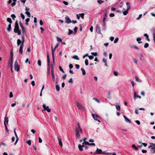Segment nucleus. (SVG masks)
Here are the masks:
<instances>
[{
	"label": "nucleus",
	"instance_id": "nucleus-1",
	"mask_svg": "<svg viewBox=\"0 0 155 155\" xmlns=\"http://www.w3.org/2000/svg\"><path fill=\"white\" fill-rule=\"evenodd\" d=\"M78 127H76L75 129V133L76 137L77 138H80V135L79 132L81 134L83 133L82 130L80 126V124L78 123L77 124Z\"/></svg>",
	"mask_w": 155,
	"mask_h": 155
},
{
	"label": "nucleus",
	"instance_id": "nucleus-2",
	"mask_svg": "<svg viewBox=\"0 0 155 155\" xmlns=\"http://www.w3.org/2000/svg\"><path fill=\"white\" fill-rule=\"evenodd\" d=\"M149 148H151L150 149L151 153H155V144L150 143V146L148 147Z\"/></svg>",
	"mask_w": 155,
	"mask_h": 155
},
{
	"label": "nucleus",
	"instance_id": "nucleus-3",
	"mask_svg": "<svg viewBox=\"0 0 155 155\" xmlns=\"http://www.w3.org/2000/svg\"><path fill=\"white\" fill-rule=\"evenodd\" d=\"M14 32L15 33H17L18 35H19L21 34V31L19 30L18 25L15 26V28L14 29Z\"/></svg>",
	"mask_w": 155,
	"mask_h": 155
},
{
	"label": "nucleus",
	"instance_id": "nucleus-4",
	"mask_svg": "<svg viewBox=\"0 0 155 155\" xmlns=\"http://www.w3.org/2000/svg\"><path fill=\"white\" fill-rule=\"evenodd\" d=\"M20 26L21 29V31L22 34L24 35H26V30L24 27L23 25L21 22H19Z\"/></svg>",
	"mask_w": 155,
	"mask_h": 155
},
{
	"label": "nucleus",
	"instance_id": "nucleus-5",
	"mask_svg": "<svg viewBox=\"0 0 155 155\" xmlns=\"http://www.w3.org/2000/svg\"><path fill=\"white\" fill-rule=\"evenodd\" d=\"M13 53L12 52V51H11L10 52V61L9 62V64L10 65V66L12 68V64H13Z\"/></svg>",
	"mask_w": 155,
	"mask_h": 155
},
{
	"label": "nucleus",
	"instance_id": "nucleus-6",
	"mask_svg": "<svg viewBox=\"0 0 155 155\" xmlns=\"http://www.w3.org/2000/svg\"><path fill=\"white\" fill-rule=\"evenodd\" d=\"M59 43H58L56 45V46H55V47H54V49H53L52 47H51V51H52V58L53 59V60H54V52L55 51V49H56V48H57L59 46Z\"/></svg>",
	"mask_w": 155,
	"mask_h": 155
},
{
	"label": "nucleus",
	"instance_id": "nucleus-7",
	"mask_svg": "<svg viewBox=\"0 0 155 155\" xmlns=\"http://www.w3.org/2000/svg\"><path fill=\"white\" fill-rule=\"evenodd\" d=\"M42 107L44 109V110H43L42 111L46 110L48 112H51V109L49 108V107L48 106H46V105L45 104H43L42 105Z\"/></svg>",
	"mask_w": 155,
	"mask_h": 155
},
{
	"label": "nucleus",
	"instance_id": "nucleus-8",
	"mask_svg": "<svg viewBox=\"0 0 155 155\" xmlns=\"http://www.w3.org/2000/svg\"><path fill=\"white\" fill-rule=\"evenodd\" d=\"M14 66L15 70L18 71L19 70V67L18 64V63L17 60H16L15 62Z\"/></svg>",
	"mask_w": 155,
	"mask_h": 155
},
{
	"label": "nucleus",
	"instance_id": "nucleus-9",
	"mask_svg": "<svg viewBox=\"0 0 155 155\" xmlns=\"http://www.w3.org/2000/svg\"><path fill=\"white\" fill-rule=\"evenodd\" d=\"M96 30L97 33L98 34H101V29L99 26L98 25H97L96 26Z\"/></svg>",
	"mask_w": 155,
	"mask_h": 155
},
{
	"label": "nucleus",
	"instance_id": "nucleus-10",
	"mask_svg": "<svg viewBox=\"0 0 155 155\" xmlns=\"http://www.w3.org/2000/svg\"><path fill=\"white\" fill-rule=\"evenodd\" d=\"M30 10V8H27V7H26L25 8V13L28 16V17H30L31 15L30 13V12H28V11Z\"/></svg>",
	"mask_w": 155,
	"mask_h": 155
},
{
	"label": "nucleus",
	"instance_id": "nucleus-11",
	"mask_svg": "<svg viewBox=\"0 0 155 155\" xmlns=\"http://www.w3.org/2000/svg\"><path fill=\"white\" fill-rule=\"evenodd\" d=\"M76 105L78 108L80 109H84V107L80 104L78 102H76Z\"/></svg>",
	"mask_w": 155,
	"mask_h": 155
},
{
	"label": "nucleus",
	"instance_id": "nucleus-12",
	"mask_svg": "<svg viewBox=\"0 0 155 155\" xmlns=\"http://www.w3.org/2000/svg\"><path fill=\"white\" fill-rule=\"evenodd\" d=\"M65 22L66 23L69 24L71 22V21L70 18L68 16H66L65 18Z\"/></svg>",
	"mask_w": 155,
	"mask_h": 155
},
{
	"label": "nucleus",
	"instance_id": "nucleus-13",
	"mask_svg": "<svg viewBox=\"0 0 155 155\" xmlns=\"http://www.w3.org/2000/svg\"><path fill=\"white\" fill-rule=\"evenodd\" d=\"M103 152H102V150L100 149H98L97 148L94 153L95 154H102Z\"/></svg>",
	"mask_w": 155,
	"mask_h": 155
},
{
	"label": "nucleus",
	"instance_id": "nucleus-14",
	"mask_svg": "<svg viewBox=\"0 0 155 155\" xmlns=\"http://www.w3.org/2000/svg\"><path fill=\"white\" fill-rule=\"evenodd\" d=\"M15 130H16V129L15 128L14 130V133H15V136L16 137V141L14 143L15 145L17 144V143L18 140V137L17 135V134Z\"/></svg>",
	"mask_w": 155,
	"mask_h": 155
},
{
	"label": "nucleus",
	"instance_id": "nucleus-15",
	"mask_svg": "<svg viewBox=\"0 0 155 155\" xmlns=\"http://www.w3.org/2000/svg\"><path fill=\"white\" fill-rule=\"evenodd\" d=\"M137 94L135 91L134 92V100H135L136 98V97H137L139 99H140L141 98V97L140 96L137 95V96L136 95Z\"/></svg>",
	"mask_w": 155,
	"mask_h": 155
},
{
	"label": "nucleus",
	"instance_id": "nucleus-16",
	"mask_svg": "<svg viewBox=\"0 0 155 155\" xmlns=\"http://www.w3.org/2000/svg\"><path fill=\"white\" fill-rule=\"evenodd\" d=\"M92 115V116L93 117L95 120H98V119H97V118L98 117V115L93 114Z\"/></svg>",
	"mask_w": 155,
	"mask_h": 155
},
{
	"label": "nucleus",
	"instance_id": "nucleus-17",
	"mask_svg": "<svg viewBox=\"0 0 155 155\" xmlns=\"http://www.w3.org/2000/svg\"><path fill=\"white\" fill-rule=\"evenodd\" d=\"M58 141L59 142V145L61 147H62V146H63V145H62V142H61V139L59 137H58Z\"/></svg>",
	"mask_w": 155,
	"mask_h": 155
},
{
	"label": "nucleus",
	"instance_id": "nucleus-18",
	"mask_svg": "<svg viewBox=\"0 0 155 155\" xmlns=\"http://www.w3.org/2000/svg\"><path fill=\"white\" fill-rule=\"evenodd\" d=\"M23 45H21L20 46V47L19 49V52L21 54H22V52H23L22 49H23Z\"/></svg>",
	"mask_w": 155,
	"mask_h": 155
},
{
	"label": "nucleus",
	"instance_id": "nucleus-19",
	"mask_svg": "<svg viewBox=\"0 0 155 155\" xmlns=\"http://www.w3.org/2000/svg\"><path fill=\"white\" fill-rule=\"evenodd\" d=\"M124 117L125 119V120L126 122H128L129 123H131V121L130 120L128 119L125 116H124Z\"/></svg>",
	"mask_w": 155,
	"mask_h": 155
},
{
	"label": "nucleus",
	"instance_id": "nucleus-20",
	"mask_svg": "<svg viewBox=\"0 0 155 155\" xmlns=\"http://www.w3.org/2000/svg\"><path fill=\"white\" fill-rule=\"evenodd\" d=\"M21 44V41L20 39H18L17 40V44L18 46H19Z\"/></svg>",
	"mask_w": 155,
	"mask_h": 155
},
{
	"label": "nucleus",
	"instance_id": "nucleus-21",
	"mask_svg": "<svg viewBox=\"0 0 155 155\" xmlns=\"http://www.w3.org/2000/svg\"><path fill=\"white\" fill-rule=\"evenodd\" d=\"M144 36L146 37V39L149 41H150V40L149 38V36L147 34H144Z\"/></svg>",
	"mask_w": 155,
	"mask_h": 155
},
{
	"label": "nucleus",
	"instance_id": "nucleus-22",
	"mask_svg": "<svg viewBox=\"0 0 155 155\" xmlns=\"http://www.w3.org/2000/svg\"><path fill=\"white\" fill-rule=\"evenodd\" d=\"M55 87L56 90L59 91L60 90V88L59 85L58 84H56Z\"/></svg>",
	"mask_w": 155,
	"mask_h": 155
},
{
	"label": "nucleus",
	"instance_id": "nucleus-23",
	"mask_svg": "<svg viewBox=\"0 0 155 155\" xmlns=\"http://www.w3.org/2000/svg\"><path fill=\"white\" fill-rule=\"evenodd\" d=\"M116 108L117 110L119 111L120 110V106L118 104L116 105Z\"/></svg>",
	"mask_w": 155,
	"mask_h": 155
},
{
	"label": "nucleus",
	"instance_id": "nucleus-24",
	"mask_svg": "<svg viewBox=\"0 0 155 155\" xmlns=\"http://www.w3.org/2000/svg\"><path fill=\"white\" fill-rule=\"evenodd\" d=\"M7 30L8 31H10L11 29V24H10L8 25V27L7 28Z\"/></svg>",
	"mask_w": 155,
	"mask_h": 155
},
{
	"label": "nucleus",
	"instance_id": "nucleus-25",
	"mask_svg": "<svg viewBox=\"0 0 155 155\" xmlns=\"http://www.w3.org/2000/svg\"><path fill=\"white\" fill-rule=\"evenodd\" d=\"M135 80L136 81L138 82H141L142 81L140 79L138 78H137V77H135Z\"/></svg>",
	"mask_w": 155,
	"mask_h": 155
},
{
	"label": "nucleus",
	"instance_id": "nucleus-26",
	"mask_svg": "<svg viewBox=\"0 0 155 155\" xmlns=\"http://www.w3.org/2000/svg\"><path fill=\"white\" fill-rule=\"evenodd\" d=\"M4 125L5 127V129L6 132L7 133H8V129L6 125V124L5 122H4Z\"/></svg>",
	"mask_w": 155,
	"mask_h": 155
},
{
	"label": "nucleus",
	"instance_id": "nucleus-27",
	"mask_svg": "<svg viewBox=\"0 0 155 155\" xmlns=\"http://www.w3.org/2000/svg\"><path fill=\"white\" fill-rule=\"evenodd\" d=\"M7 21L8 22H9L10 24H11L12 23V21L11 20V18H7Z\"/></svg>",
	"mask_w": 155,
	"mask_h": 155
},
{
	"label": "nucleus",
	"instance_id": "nucleus-28",
	"mask_svg": "<svg viewBox=\"0 0 155 155\" xmlns=\"http://www.w3.org/2000/svg\"><path fill=\"white\" fill-rule=\"evenodd\" d=\"M30 21V18H27L25 20V24L27 25H28V22Z\"/></svg>",
	"mask_w": 155,
	"mask_h": 155
},
{
	"label": "nucleus",
	"instance_id": "nucleus-29",
	"mask_svg": "<svg viewBox=\"0 0 155 155\" xmlns=\"http://www.w3.org/2000/svg\"><path fill=\"white\" fill-rule=\"evenodd\" d=\"M141 40V38H137V42H138V43H142V42L140 41Z\"/></svg>",
	"mask_w": 155,
	"mask_h": 155
},
{
	"label": "nucleus",
	"instance_id": "nucleus-30",
	"mask_svg": "<svg viewBox=\"0 0 155 155\" xmlns=\"http://www.w3.org/2000/svg\"><path fill=\"white\" fill-rule=\"evenodd\" d=\"M126 5L127 6V9L129 10L130 8V4L129 2H127L126 3Z\"/></svg>",
	"mask_w": 155,
	"mask_h": 155
},
{
	"label": "nucleus",
	"instance_id": "nucleus-31",
	"mask_svg": "<svg viewBox=\"0 0 155 155\" xmlns=\"http://www.w3.org/2000/svg\"><path fill=\"white\" fill-rule=\"evenodd\" d=\"M72 58L73 59H75L77 60H79V59L78 56L77 55H74L72 57Z\"/></svg>",
	"mask_w": 155,
	"mask_h": 155
},
{
	"label": "nucleus",
	"instance_id": "nucleus-32",
	"mask_svg": "<svg viewBox=\"0 0 155 155\" xmlns=\"http://www.w3.org/2000/svg\"><path fill=\"white\" fill-rule=\"evenodd\" d=\"M128 10L127 9L125 11L123 12V14L124 15H125L127 14L128 13Z\"/></svg>",
	"mask_w": 155,
	"mask_h": 155
},
{
	"label": "nucleus",
	"instance_id": "nucleus-33",
	"mask_svg": "<svg viewBox=\"0 0 155 155\" xmlns=\"http://www.w3.org/2000/svg\"><path fill=\"white\" fill-rule=\"evenodd\" d=\"M78 148L79 149V150L80 151H82L83 150V149L82 147H81V144H79L78 146Z\"/></svg>",
	"mask_w": 155,
	"mask_h": 155
},
{
	"label": "nucleus",
	"instance_id": "nucleus-34",
	"mask_svg": "<svg viewBox=\"0 0 155 155\" xmlns=\"http://www.w3.org/2000/svg\"><path fill=\"white\" fill-rule=\"evenodd\" d=\"M153 35L154 41L155 44V31L154 30L153 31Z\"/></svg>",
	"mask_w": 155,
	"mask_h": 155
},
{
	"label": "nucleus",
	"instance_id": "nucleus-35",
	"mask_svg": "<svg viewBox=\"0 0 155 155\" xmlns=\"http://www.w3.org/2000/svg\"><path fill=\"white\" fill-rule=\"evenodd\" d=\"M81 70L82 71V74L83 75H84L86 74V72L85 70L83 68H81Z\"/></svg>",
	"mask_w": 155,
	"mask_h": 155
},
{
	"label": "nucleus",
	"instance_id": "nucleus-36",
	"mask_svg": "<svg viewBox=\"0 0 155 155\" xmlns=\"http://www.w3.org/2000/svg\"><path fill=\"white\" fill-rule=\"evenodd\" d=\"M80 14V17H81L82 19L84 18V14L82 13Z\"/></svg>",
	"mask_w": 155,
	"mask_h": 155
},
{
	"label": "nucleus",
	"instance_id": "nucleus-37",
	"mask_svg": "<svg viewBox=\"0 0 155 155\" xmlns=\"http://www.w3.org/2000/svg\"><path fill=\"white\" fill-rule=\"evenodd\" d=\"M132 147L136 150H138V148L134 144H133L132 145Z\"/></svg>",
	"mask_w": 155,
	"mask_h": 155
},
{
	"label": "nucleus",
	"instance_id": "nucleus-38",
	"mask_svg": "<svg viewBox=\"0 0 155 155\" xmlns=\"http://www.w3.org/2000/svg\"><path fill=\"white\" fill-rule=\"evenodd\" d=\"M21 17L23 20L25 18V16L22 13H21Z\"/></svg>",
	"mask_w": 155,
	"mask_h": 155
},
{
	"label": "nucleus",
	"instance_id": "nucleus-39",
	"mask_svg": "<svg viewBox=\"0 0 155 155\" xmlns=\"http://www.w3.org/2000/svg\"><path fill=\"white\" fill-rule=\"evenodd\" d=\"M38 64L39 66H41V61L40 60H38Z\"/></svg>",
	"mask_w": 155,
	"mask_h": 155
},
{
	"label": "nucleus",
	"instance_id": "nucleus-40",
	"mask_svg": "<svg viewBox=\"0 0 155 155\" xmlns=\"http://www.w3.org/2000/svg\"><path fill=\"white\" fill-rule=\"evenodd\" d=\"M106 19V18H104L103 17V23L104 25L105 26L106 25V24L105 23V20Z\"/></svg>",
	"mask_w": 155,
	"mask_h": 155
},
{
	"label": "nucleus",
	"instance_id": "nucleus-41",
	"mask_svg": "<svg viewBox=\"0 0 155 155\" xmlns=\"http://www.w3.org/2000/svg\"><path fill=\"white\" fill-rule=\"evenodd\" d=\"M93 100L96 101L98 103H100V101L98 99H97L96 98H93Z\"/></svg>",
	"mask_w": 155,
	"mask_h": 155
},
{
	"label": "nucleus",
	"instance_id": "nucleus-42",
	"mask_svg": "<svg viewBox=\"0 0 155 155\" xmlns=\"http://www.w3.org/2000/svg\"><path fill=\"white\" fill-rule=\"evenodd\" d=\"M102 154H106V155H110L112 154V153H110L103 152L102 153Z\"/></svg>",
	"mask_w": 155,
	"mask_h": 155
},
{
	"label": "nucleus",
	"instance_id": "nucleus-43",
	"mask_svg": "<svg viewBox=\"0 0 155 155\" xmlns=\"http://www.w3.org/2000/svg\"><path fill=\"white\" fill-rule=\"evenodd\" d=\"M11 17L13 20H15V18H16V16L14 14H12L11 15Z\"/></svg>",
	"mask_w": 155,
	"mask_h": 155
},
{
	"label": "nucleus",
	"instance_id": "nucleus-44",
	"mask_svg": "<svg viewBox=\"0 0 155 155\" xmlns=\"http://www.w3.org/2000/svg\"><path fill=\"white\" fill-rule=\"evenodd\" d=\"M6 121V122L7 124H8V117H5V121Z\"/></svg>",
	"mask_w": 155,
	"mask_h": 155
},
{
	"label": "nucleus",
	"instance_id": "nucleus-45",
	"mask_svg": "<svg viewBox=\"0 0 155 155\" xmlns=\"http://www.w3.org/2000/svg\"><path fill=\"white\" fill-rule=\"evenodd\" d=\"M69 30V32L68 33V35H70L72 33L73 31L72 30H71L70 29H69L68 30Z\"/></svg>",
	"mask_w": 155,
	"mask_h": 155
},
{
	"label": "nucleus",
	"instance_id": "nucleus-46",
	"mask_svg": "<svg viewBox=\"0 0 155 155\" xmlns=\"http://www.w3.org/2000/svg\"><path fill=\"white\" fill-rule=\"evenodd\" d=\"M91 54L93 55H94V56H96L97 55V52H92L91 53Z\"/></svg>",
	"mask_w": 155,
	"mask_h": 155
},
{
	"label": "nucleus",
	"instance_id": "nucleus-47",
	"mask_svg": "<svg viewBox=\"0 0 155 155\" xmlns=\"http://www.w3.org/2000/svg\"><path fill=\"white\" fill-rule=\"evenodd\" d=\"M149 46V44L148 43H146L144 45V47L145 48H147Z\"/></svg>",
	"mask_w": 155,
	"mask_h": 155
},
{
	"label": "nucleus",
	"instance_id": "nucleus-48",
	"mask_svg": "<svg viewBox=\"0 0 155 155\" xmlns=\"http://www.w3.org/2000/svg\"><path fill=\"white\" fill-rule=\"evenodd\" d=\"M59 68L60 70V71H61L63 73H64V71L63 70L62 68L60 66H59Z\"/></svg>",
	"mask_w": 155,
	"mask_h": 155
},
{
	"label": "nucleus",
	"instance_id": "nucleus-49",
	"mask_svg": "<svg viewBox=\"0 0 155 155\" xmlns=\"http://www.w3.org/2000/svg\"><path fill=\"white\" fill-rule=\"evenodd\" d=\"M26 143L29 145H30L31 144V141L30 140H28L27 141Z\"/></svg>",
	"mask_w": 155,
	"mask_h": 155
},
{
	"label": "nucleus",
	"instance_id": "nucleus-50",
	"mask_svg": "<svg viewBox=\"0 0 155 155\" xmlns=\"http://www.w3.org/2000/svg\"><path fill=\"white\" fill-rule=\"evenodd\" d=\"M89 144V142L87 141H85L83 143V144H84L85 145H88Z\"/></svg>",
	"mask_w": 155,
	"mask_h": 155
},
{
	"label": "nucleus",
	"instance_id": "nucleus-51",
	"mask_svg": "<svg viewBox=\"0 0 155 155\" xmlns=\"http://www.w3.org/2000/svg\"><path fill=\"white\" fill-rule=\"evenodd\" d=\"M97 2L100 4H101L104 2L101 0H98Z\"/></svg>",
	"mask_w": 155,
	"mask_h": 155
},
{
	"label": "nucleus",
	"instance_id": "nucleus-52",
	"mask_svg": "<svg viewBox=\"0 0 155 155\" xmlns=\"http://www.w3.org/2000/svg\"><path fill=\"white\" fill-rule=\"evenodd\" d=\"M78 29V28L77 27H74V31L75 33H76L77 32V30Z\"/></svg>",
	"mask_w": 155,
	"mask_h": 155
},
{
	"label": "nucleus",
	"instance_id": "nucleus-53",
	"mask_svg": "<svg viewBox=\"0 0 155 155\" xmlns=\"http://www.w3.org/2000/svg\"><path fill=\"white\" fill-rule=\"evenodd\" d=\"M68 82L69 83H72L73 80H72V78H71L68 81Z\"/></svg>",
	"mask_w": 155,
	"mask_h": 155
},
{
	"label": "nucleus",
	"instance_id": "nucleus-54",
	"mask_svg": "<svg viewBox=\"0 0 155 155\" xmlns=\"http://www.w3.org/2000/svg\"><path fill=\"white\" fill-rule=\"evenodd\" d=\"M118 39H119V38H116L114 40V42L115 43H117V41H118Z\"/></svg>",
	"mask_w": 155,
	"mask_h": 155
},
{
	"label": "nucleus",
	"instance_id": "nucleus-55",
	"mask_svg": "<svg viewBox=\"0 0 155 155\" xmlns=\"http://www.w3.org/2000/svg\"><path fill=\"white\" fill-rule=\"evenodd\" d=\"M114 74L115 76H117L118 75V73L117 71H114Z\"/></svg>",
	"mask_w": 155,
	"mask_h": 155
},
{
	"label": "nucleus",
	"instance_id": "nucleus-56",
	"mask_svg": "<svg viewBox=\"0 0 155 155\" xmlns=\"http://www.w3.org/2000/svg\"><path fill=\"white\" fill-rule=\"evenodd\" d=\"M85 63L86 65H88V60L87 59H86L85 61Z\"/></svg>",
	"mask_w": 155,
	"mask_h": 155
},
{
	"label": "nucleus",
	"instance_id": "nucleus-57",
	"mask_svg": "<svg viewBox=\"0 0 155 155\" xmlns=\"http://www.w3.org/2000/svg\"><path fill=\"white\" fill-rule=\"evenodd\" d=\"M57 40L58 42H62V40L58 37H57Z\"/></svg>",
	"mask_w": 155,
	"mask_h": 155
},
{
	"label": "nucleus",
	"instance_id": "nucleus-58",
	"mask_svg": "<svg viewBox=\"0 0 155 155\" xmlns=\"http://www.w3.org/2000/svg\"><path fill=\"white\" fill-rule=\"evenodd\" d=\"M88 145L89 146H95V144L94 143H89Z\"/></svg>",
	"mask_w": 155,
	"mask_h": 155
},
{
	"label": "nucleus",
	"instance_id": "nucleus-59",
	"mask_svg": "<svg viewBox=\"0 0 155 155\" xmlns=\"http://www.w3.org/2000/svg\"><path fill=\"white\" fill-rule=\"evenodd\" d=\"M135 122L138 125H140V121L138 120L135 121Z\"/></svg>",
	"mask_w": 155,
	"mask_h": 155
},
{
	"label": "nucleus",
	"instance_id": "nucleus-60",
	"mask_svg": "<svg viewBox=\"0 0 155 155\" xmlns=\"http://www.w3.org/2000/svg\"><path fill=\"white\" fill-rule=\"evenodd\" d=\"M58 78H56L55 80V84H58Z\"/></svg>",
	"mask_w": 155,
	"mask_h": 155
},
{
	"label": "nucleus",
	"instance_id": "nucleus-61",
	"mask_svg": "<svg viewBox=\"0 0 155 155\" xmlns=\"http://www.w3.org/2000/svg\"><path fill=\"white\" fill-rule=\"evenodd\" d=\"M109 16L110 17H114V14L113 13H111L110 14Z\"/></svg>",
	"mask_w": 155,
	"mask_h": 155
},
{
	"label": "nucleus",
	"instance_id": "nucleus-62",
	"mask_svg": "<svg viewBox=\"0 0 155 155\" xmlns=\"http://www.w3.org/2000/svg\"><path fill=\"white\" fill-rule=\"evenodd\" d=\"M88 57L91 60H92L94 58V57L93 56L89 55Z\"/></svg>",
	"mask_w": 155,
	"mask_h": 155
},
{
	"label": "nucleus",
	"instance_id": "nucleus-63",
	"mask_svg": "<svg viewBox=\"0 0 155 155\" xmlns=\"http://www.w3.org/2000/svg\"><path fill=\"white\" fill-rule=\"evenodd\" d=\"M13 97V95L12 92H11L9 94V97L10 98L12 97Z\"/></svg>",
	"mask_w": 155,
	"mask_h": 155
},
{
	"label": "nucleus",
	"instance_id": "nucleus-64",
	"mask_svg": "<svg viewBox=\"0 0 155 155\" xmlns=\"http://www.w3.org/2000/svg\"><path fill=\"white\" fill-rule=\"evenodd\" d=\"M69 68L70 69L72 68H73V65L71 64H70L69 65Z\"/></svg>",
	"mask_w": 155,
	"mask_h": 155
}]
</instances>
